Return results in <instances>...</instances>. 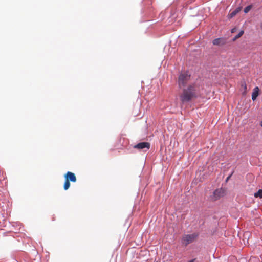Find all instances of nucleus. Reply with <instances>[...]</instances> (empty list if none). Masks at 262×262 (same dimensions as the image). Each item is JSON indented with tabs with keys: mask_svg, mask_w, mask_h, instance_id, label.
<instances>
[{
	"mask_svg": "<svg viewBox=\"0 0 262 262\" xmlns=\"http://www.w3.org/2000/svg\"><path fill=\"white\" fill-rule=\"evenodd\" d=\"M196 97L195 86L194 84L189 85L187 88L184 89L182 93L180 95V100L182 103L189 102Z\"/></svg>",
	"mask_w": 262,
	"mask_h": 262,
	"instance_id": "1",
	"label": "nucleus"
},
{
	"mask_svg": "<svg viewBox=\"0 0 262 262\" xmlns=\"http://www.w3.org/2000/svg\"><path fill=\"white\" fill-rule=\"evenodd\" d=\"M65 182L63 185V188L65 190H68L70 186V182H75L77 178L75 174L70 171H68L64 175Z\"/></svg>",
	"mask_w": 262,
	"mask_h": 262,
	"instance_id": "2",
	"label": "nucleus"
},
{
	"mask_svg": "<svg viewBox=\"0 0 262 262\" xmlns=\"http://www.w3.org/2000/svg\"><path fill=\"white\" fill-rule=\"evenodd\" d=\"M190 75L186 72L182 73L178 78V84L180 88L185 86L189 81Z\"/></svg>",
	"mask_w": 262,
	"mask_h": 262,
	"instance_id": "3",
	"label": "nucleus"
},
{
	"mask_svg": "<svg viewBox=\"0 0 262 262\" xmlns=\"http://www.w3.org/2000/svg\"><path fill=\"white\" fill-rule=\"evenodd\" d=\"M198 236V234L196 233L184 235L182 238V243L185 246H187L194 241Z\"/></svg>",
	"mask_w": 262,
	"mask_h": 262,
	"instance_id": "4",
	"label": "nucleus"
},
{
	"mask_svg": "<svg viewBox=\"0 0 262 262\" xmlns=\"http://www.w3.org/2000/svg\"><path fill=\"white\" fill-rule=\"evenodd\" d=\"M225 194V190L223 188H220L215 190L213 194L211 196V200L216 201L221 197H223Z\"/></svg>",
	"mask_w": 262,
	"mask_h": 262,
	"instance_id": "5",
	"label": "nucleus"
},
{
	"mask_svg": "<svg viewBox=\"0 0 262 262\" xmlns=\"http://www.w3.org/2000/svg\"><path fill=\"white\" fill-rule=\"evenodd\" d=\"M150 144L148 142H141L134 146V148L139 150L146 148L147 150L150 148Z\"/></svg>",
	"mask_w": 262,
	"mask_h": 262,
	"instance_id": "6",
	"label": "nucleus"
},
{
	"mask_svg": "<svg viewBox=\"0 0 262 262\" xmlns=\"http://www.w3.org/2000/svg\"><path fill=\"white\" fill-rule=\"evenodd\" d=\"M212 43L215 46H223L226 43V40L223 38H218L212 41Z\"/></svg>",
	"mask_w": 262,
	"mask_h": 262,
	"instance_id": "7",
	"label": "nucleus"
},
{
	"mask_svg": "<svg viewBox=\"0 0 262 262\" xmlns=\"http://www.w3.org/2000/svg\"><path fill=\"white\" fill-rule=\"evenodd\" d=\"M247 85L245 81H243L241 82V91H242L243 95H245L247 93Z\"/></svg>",
	"mask_w": 262,
	"mask_h": 262,
	"instance_id": "8",
	"label": "nucleus"
},
{
	"mask_svg": "<svg viewBox=\"0 0 262 262\" xmlns=\"http://www.w3.org/2000/svg\"><path fill=\"white\" fill-rule=\"evenodd\" d=\"M259 89L258 87H255L253 91L252 94V99L255 100L258 95Z\"/></svg>",
	"mask_w": 262,
	"mask_h": 262,
	"instance_id": "9",
	"label": "nucleus"
},
{
	"mask_svg": "<svg viewBox=\"0 0 262 262\" xmlns=\"http://www.w3.org/2000/svg\"><path fill=\"white\" fill-rule=\"evenodd\" d=\"M254 196L255 198H262V189H259L257 192L255 193Z\"/></svg>",
	"mask_w": 262,
	"mask_h": 262,
	"instance_id": "10",
	"label": "nucleus"
},
{
	"mask_svg": "<svg viewBox=\"0 0 262 262\" xmlns=\"http://www.w3.org/2000/svg\"><path fill=\"white\" fill-rule=\"evenodd\" d=\"M239 9H236L229 14V18L234 17L239 11Z\"/></svg>",
	"mask_w": 262,
	"mask_h": 262,
	"instance_id": "11",
	"label": "nucleus"
},
{
	"mask_svg": "<svg viewBox=\"0 0 262 262\" xmlns=\"http://www.w3.org/2000/svg\"><path fill=\"white\" fill-rule=\"evenodd\" d=\"M243 34H244V31H243V30L239 32V33H238L237 35H236L235 36V37H234V39H233V40H235L236 39H238V38H239L241 36H242Z\"/></svg>",
	"mask_w": 262,
	"mask_h": 262,
	"instance_id": "12",
	"label": "nucleus"
},
{
	"mask_svg": "<svg viewBox=\"0 0 262 262\" xmlns=\"http://www.w3.org/2000/svg\"><path fill=\"white\" fill-rule=\"evenodd\" d=\"M249 262H259V260L256 257H252L250 258Z\"/></svg>",
	"mask_w": 262,
	"mask_h": 262,
	"instance_id": "13",
	"label": "nucleus"
},
{
	"mask_svg": "<svg viewBox=\"0 0 262 262\" xmlns=\"http://www.w3.org/2000/svg\"><path fill=\"white\" fill-rule=\"evenodd\" d=\"M251 8V6H247L244 9V12L246 13H248L250 11Z\"/></svg>",
	"mask_w": 262,
	"mask_h": 262,
	"instance_id": "14",
	"label": "nucleus"
},
{
	"mask_svg": "<svg viewBox=\"0 0 262 262\" xmlns=\"http://www.w3.org/2000/svg\"><path fill=\"white\" fill-rule=\"evenodd\" d=\"M235 29H232V30H231V32L232 33L234 32H235Z\"/></svg>",
	"mask_w": 262,
	"mask_h": 262,
	"instance_id": "15",
	"label": "nucleus"
},
{
	"mask_svg": "<svg viewBox=\"0 0 262 262\" xmlns=\"http://www.w3.org/2000/svg\"><path fill=\"white\" fill-rule=\"evenodd\" d=\"M230 177H231V176H229V177H228L227 178V179H226V181H227L230 179Z\"/></svg>",
	"mask_w": 262,
	"mask_h": 262,
	"instance_id": "16",
	"label": "nucleus"
},
{
	"mask_svg": "<svg viewBox=\"0 0 262 262\" xmlns=\"http://www.w3.org/2000/svg\"><path fill=\"white\" fill-rule=\"evenodd\" d=\"M194 260H195V259H192V260H190L189 262H194Z\"/></svg>",
	"mask_w": 262,
	"mask_h": 262,
	"instance_id": "17",
	"label": "nucleus"
},
{
	"mask_svg": "<svg viewBox=\"0 0 262 262\" xmlns=\"http://www.w3.org/2000/svg\"><path fill=\"white\" fill-rule=\"evenodd\" d=\"M260 126L262 127V121H261V122H260Z\"/></svg>",
	"mask_w": 262,
	"mask_h": 262,
	"instance_id": "18",
	"label": "nucleus"
}]
</instances>
